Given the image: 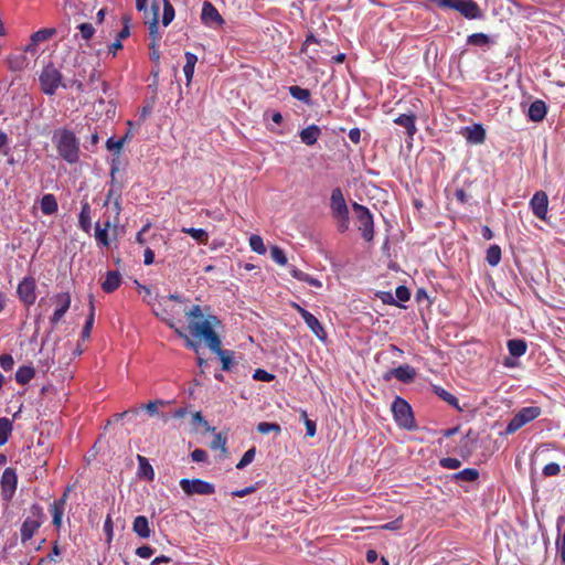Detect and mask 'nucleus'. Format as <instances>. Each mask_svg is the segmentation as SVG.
<instances>
[{
  "instance_id": "obj_15",
  "label": "nucleus",
  "mask_w": 565,
  "mask_h": 565,
  "mask_svg": "<svg viewBox=\"0 0 565 565\" xmlns=\"http://www.w3.org/2000/svg\"><path fill=\"white\" fill-rule=\"evenodd\" d=\"M201 20L203 24L211 28H217L224 23V19L222 18L217 9L210 1L203 2Z\"/></svg>"
},
{
  "instance_id": "obj_38",
  "label": "nucleus",
  "mask_w": 565,
  "mask_h": 565,
  "mask_svg": "<svg viewBox=\"0 0 565 565\" xmlns=\"http://www.w3.org/2000/svg\"><path fill=\"white\" fill-rule=\"evenodd\" d=\"M220 358L222 362V370L230 371L233 363V352L228 350H223L222 344L218 345L217 349H210Z\"/></svg>"
},
{
  "instance_id": "obj_23",
  "label": "nucleus",
  "mask_w": 565,
  "mask_h": 565,
  "mask_svg": "<svg viewBox=\"0 0 565 565\" xmlns=\"http://www.w3.org/2000/svg\"><path fill=\"white\" fill-rule=\"evenodd\" d=\"M466 132V138L471 143L481 145L486 140V129L480 124H475L471 127H467Z\"/></svg>"
},
{
  "instance_id": "obj_30",
  "label": "nucleus",
  "mask_w": 565,
  "mask_h": 565,
  "mask_svg": "<svg viewBox=\"0 0 565 565\" xmlns=\"http://www.w3.org/2000/svg\"><path fill=\"white\" fill-rule=\"evenodd\" d=\"M289 273L294 278H296L299 281L307 282L308 285L317 287V288L322 287V282L319 279L310 276L307 273H303L302 270L298 269L295 266H290Z\"/></svg>"
},
{
  "instance_id": "obj_12",
  "label": "nucleus",
  "mask_w": 565,
  "mask_h": 565,
  "mask_svg": "<svg viewBox=\"0 0 565 565\" xmlns=\"http://www.w3.org/2000/svg\"><path fill=\"white\" fill-rule=\"evenodd\" d=\"M291 307L298 311V313L305 320L307 327L319 340L324 341L327 339V332L324 331V328L311 312L296 302H292Z\"/></svg>"
},
{
  "instance_id": "obj_13",
  "label": "nucleus",
  "mask_w": 565,
  "mask_h": 565,
  "mask_svg": "<svg viewBox=\"0 0 565 565\" xmlns=\"http://www.w3.org/2000/svg\"><path fill=\"white\" fill-rule=\"evenodd\" d=\"M53 301L56 303V309L54 310L52 317L50 318L51 324L54 327L56 326L62 318L65 316V313L68 311L72 302V298L70 292H58L54 295L52 298Z\"/></svg>"
},
{
  "instance_id": "obj_63",
  "label": "nucleus",
  "mask_w": 565,
  "mask_h": 565,
  "mask_svg": "<svg viewBox=\"0 0 565 565\" xmlns=\"http://www.w3.org/2000/svg\"><path fill=\"white\" fill-rule=\"evenodd\" d=\"M126 141V138H120L118 140H115L114 138H109L107 141H106V147L108 150H116L118 153L119 151L121 150L124 143Z\"/></svg>"
},
{
  "instance_id": "obj_44",
  "label": "nucleus",
  "mask_w": 565,
  "mask_h": 565,
  "mask_svg": "<svg viewBox=\"0 0 565 565\" xmlns=\"http://www.w3.org/2000/svg\"><path fill=\"white\" fill-rule=\"evenodd\" d=\"M289 94L294 98H296V99H298V100H300V102H302L305 104H310V96L311 95H310L309 89H307V88H302L300 86L294 85V86L289 87Z\"/></svg>"
},
{
  "instance_id": "obj_50",
  "label": "nucleus",
  "mask_w": 565,
  "mask_h": 565,
  "mask_svg": "<svg viewBox=\"0 0 565 565\" xmlns=\"http://www.w3.org/2000/svg\"><path fill=\"white\" fill-rule=\"evenodd\" d=\"M174 18V8L169 0L163 1L162 24L168 26Z\"/></svg>"
},
{
  "instance_id": "obj_56",
  "label": "nucleus",
  "mask_w": 565,
  "mask_h": 565,
  "mask_svg": "<svg viewBox=\"0 0 565 565\" xmlns=\"http://www.w3.org/2000/svg\"><path fill=\"white\" fill-rule=\"evenodd\" d=\"M439 465L445 469H458L461 466V461L457 458L446 457L439 460Z\"/></svg>"
},
{
  "instance_id": "obj_57",
  "label": "nucleus",
  "mask_w": 565,
  "mask_h": 565,
  "mask_svg": "<svg viewBox=\"0 0 565 565\" xmlns=\"http://www.w3.org/2000/svg\"><path fill=\"white\" fill-rule=\"evenodd\" d=\"M439 8L452 9L458 11L461 0H431Z\"/></svg>"
},
{
  "instance_id": "obj_55",
  "label": "nucleus",
  "mask_w": 565,
  "mask_h": 565,
  "mask_svg": "<svg viewBox=\"0 0 565 565\" xmlns=\"http://www.w3.org/2000/svg\"><path fill=\"white\" fill-rule=\"evenodd\" d=\"M77 28L81 36L86 41L90 40L95 33V29L92 23H81Z\"/></svg>"
},
{
  "instance_id": "obj_32",
  "label": "nucleus",
  "mask_w": 565,
  "mask_h": 565,
  "mask_svg": "<svg viewBox=\"0 0 565 565\" xmlns=\"http://www.w3.org/2000/svg\"><path fill=\"white\" fill-rule=\"evenodd\" d=\"M509 353L512 356L520 358L526 353L527 344L522 339H512L509 340L507 343Z\"/></svg>"
},
{
  "instance_id": "obj_37",
  "label": "nucleus",
  "mask_w": 565,
  "mask_h": 565,
  "mask_svg": "<svg viewBox=\"0 0 565 565\" xmlns=\"http://www.w3.org/2000/svg\"><path fill=\"white\" fill-rule=\"evenodd\" d=\"M35 376V370L32 366H20L15 372V381L18 384L25 385Z\"/></svg>"
},
{
  "instance_id": "obj_22",
  "label": "nucleus",
  "mask_w": 565,
  "mask_h": 565,
  "mask_svg": "<svg viewBox=\"0 0 565 565\" xmlns=\"http://www.w3.org/2000/svg\"><path fill=\"white\" fill-rule=\"evenodd\" d=\"M121 282V275L117 270H109L106 274L105 280L102 282V289L107 292L111 294L115 290H117Z\"/></svg>"
},
{
  "instance_id": "obj_29",
  "label": "nucleus",
  "mask_w": 565,
  "mask_h": 565,
  "mask_svg": "<svg viewBox=\"0 0 565 565\" xmlns=\"http://www.w3.org/2000/svg\"><path fill=\"white\" fill-rule=\"evenodd\" d=\"M111 223L109 220H107L104 223V226H100V223L97 222L95 224V238L98 245L108 247L109 246V238H108V230L110 228Z\"/></svg>"
},
{
  "instance_id": "obj_40",
  "label": "nucleus",
  "mask_w": 565,
  "mask_h": 565,
  "mask_svg": "<svg viewBox=\"0 0 565 565\" xmlns=\"http://www.w3.org/2000/svg\"><path fill=\"white\" fill-rule=\"evenodd\" d=\"M479 478V471L475 468H466L457 473H454L451 479L455 481L472 482Z\"/></svg>"
},
{
  "instance_id": "obj_6",
  "label": "nucleus",
  "mask_w": 565,
  "mask_h": 565,
  "mask_svg": "<svg viewBox=\"0 0 565 565\" xmlns=\"http://www.w3.org/2000/svg\"><path fill=\"white\" fill-rule=\"evenodd\" d=\"M394 419L399 427L412 430L416 427L411 405L402 397L396 396L392 403Z\"/></svg>"
},
{
  "instance_id": "obj_41",
  "label": "nucleus",
  "mask_w": 565,
  "mask_h": 565,
  "mask_svg": "<svg viewBox=\"0 0 565 565\" xmlns=\"http://www.w3.org/2000/svg\"><path fill=\"white\" fill-rule=\"evenodd\" d=\"M12 422L8 417L0 418V446H3L9 440L12 434Z\"/></svg>"
},
{
  "instance_id": "obj_45",
  "label": "nucleus",
  "mask_w": 565,
  "mask_h": 565,
  "mask_svg": "<svg viewBox=\"0 0 565 565\" xmlns=\"http://www.w3.org/2000/svg\"><path fill=\"white\" fill-rule=\"evenodd\" d=\"M487 263L494 267L501 262V248L499 245H491L487 250Z\"/></svg>"
},
{
  "instance_id": "obj_62",
  "label": "nucleus",
  "mask_w": 565,
  "mask_h": 565,
  "mask_svg": "<svg viewBox=\"0 0 565 565\" xmlns=\"http://www.w3.org/2000/svg\"><path fill=\"white\" fill-rule=\"evenodd\" d=\"M154 548L149 545L139 546L136 548L135 553L137 556L141 558H150L154 554Z\"/></svg>"
},
{
  "instance_id": "obj_24",
  "label": "nucleus",
  "mask_w": 565,
  "mask_h": 565,
  "mask_svg": "<svg viewBox=\"0 0 565 565\" xmlns=\"http://www.w3.org/2000/svg\"><path fill=\"white\" fill-rule=\"evenodd\" d=\"M416 116L414 114H401L394 119V124L404 127L409 137H413L416 131Z\"/></svg>"
},
{
  "instance_id": "obj_17",
  "label": "nucleus",
  "mask_w": 565,
  "mask_h": 565,
  "mask_svg": "<svg viewBox=\"0 0 565 565\" xmlns=\"http://www.w3.org/2000/svg\"><path fill=\"white\" fill-rule=\"evenodd\" d=\"M117 171H118V168L113 164L111 170H110V178H111L110 188L107 192V196H106V201H105L104 205H107L114 201H121L122 184L120 182L116 181L115 174Z\"/></svg>"
},
{
  "instance_id": "obj_34",
  "label": "nucleus",
  "mask_w": 565,
  "mask_h": 565,
  "mask_svg": "<svg viewBox=\"0 0 565 565\" xmlns=\"http://www.w3.org/2000/svg\"><path fill=\"white\" fill-rule=\"evenodd\" d=\"M100 82V86H102V90L103 93H106L107 90V83L106 82H102L100 81V72L94 66V67H90L89 68V74H88V82H87V87L90 92H95L98 89L96 83Z\"/></svg>"
},
{
  "instance_id": "obj_42",
  "label": "nucleus",
  "mask_w": 565,
  "mask_h": 565,
  "mask_svg": "<svg viewBox=\"0 0 565 565\" xmlns=\"http://www.w3.org/2000/svg\"><path fill=\"white\" fill-rule=\"evenodd\" d=\"M89 313L87 316V319L85 321V324L82 330V338L88 339L93 329L94 324V318H95V306L93 302V296L89 297Z\"/></svg>"
},
{
  "instance_id": "obj_19",
  "label": "nucleus",
  "mask_w": 565,
  "mask_h": 565,
  "mask_svg": "<svg viewBox=\"0 0 565 565\" xmlns=\"http://www.w3.org/2000/svg\"><path fill=\"white\" fill-rule=\"evenodd\" d=\"M67 493L65 492L60 499L54 500L51 504L52 523L56 527H61L62 518L65 510Z\"/></svg>"
},
{
  "instance_id": "obj_2",
  "label": "nucleus",
  "mask_w": 565,
  "mask_h": 565,
  "mask_svg": "<svg viewBox=\"0 0 565 565\" xmlns=\"http://www.w3.org/2000/svg\"><path fill=\"white\" fill-rule=\"evenodd\" d=\"M55 138L58 154L68 163H76L79 159V145L74 132L63 129Z\"/></svg>"
},
{
  "instance_id": "obj_47",
  "label": "nucleus",
  "mask_w": 565,
  "mask_h": 565,
  "mask_svg": "<svg viewBox=\"0 0 565 565\" xmlns=\"http://www.w3.org/2000/svg\"><path fill=\"white\" fill-rule=\"evenodd\" d=\"M467 43L475 46H484L490 43V38L484 33H473L467 38Z\"/></svg>"
},
{
  "instance_id": "obj_20",
  "label": "nucleus",
  "mask_w": 565,
  "mask_h": 565,
  "mask_svg": "<svg viewBox=\"0 0 565 565\" xmlns=\"http://www.w3.org/2000/svg\"><path fill=\"white\" fill-rule=\"evenodd\" d=\"M7 65L12 72H21L26 68L29 61L23 52L12 53L7 57Z\"/></svg>"
},
{
  "instance_id": "obj_9",
  "label": "nucleus",
  "mask_w": 565,
  "mask_h": 565,
  "mask_svg": "<svg viewBox=\"0 0 565 565\" xmlns=\"http://www.w3.org/2000/svg\"><path fill=\"white\" fill-rule=\"evenodd\" d=\"M180 487L188 495H210L215 492L214 484L202 479H181Z\"/></svg>"
},
{
  "instance_id": "obj_46",
  "label": "nucleus",
  "mask_w": 565,
  "mask_h": 565,
  "mask_svg": "<svg viewBox=\"0 0 565 565\" xmlns=\"http://www.w3.org/2000/svg\"><path fill=\"white\" fill-rule=\"evenodd\" d=\"M435 393L446 403L459 409L458 398L440 386L434 387Z\"/></svg>"
},
{
  "instance_id": "obj_64",
  "label": "nucleus",
  "mask_w": 565,
  "mask_h": 565,
  "mask_svg": "<svg viewBox=\"0 0 565 565\" xmlns=\"http://www.w3.org/2000/svg\"><path fill=\"white\" fill-rule=\"evenodd\" d=\"M557 552L563 564H565V531L556 541Z\"/></svg>"
},
{
  "instance_id": "obj_52",
  "label": "nucleus",
  "mask_w": 565,
  "mask_h": 565,
  "mask_svg": "<svg viewBox=\"0 0 565 565\" xmlns=\"http://www.w3.org/2000/svg\"><path fill=\"white\" fill-rule=\"evenodd\" d=\"M257 430L264 435L269 434L271 431L279 434L281 431V428L276 423L262 422L257 425Z\"/></svg>"
},
{
  "instance_id": "obj_14",
  "label": "nucleus",
  "mask_w": 565,
  "mask_h": 565,
  "mask_svg": "<svg viewBox=\"0 0 565 565\" xmlns=\"http://www.w3.org/2000/svg\"><path fill=\"white\" fill-rule=\"evenodd\" d=\"M415 376H416V370L408 364H404V365H399L397 367H393V369L388 370L387 372H385L383 374V380L388 382L393 377H395L399 382L411 383L414 381Z\"/></svg>"
},
{
  "instance_id": "obj_1",
  "label": "nucleus",
  "mask_w": 565,
  "mask_h": 565,
  "mask_svg": "<svg viewBox=\"0 0 565 565\" xmlns=\"http://www.w3.org/2000/svg\"><path fill=\"white\" fill-rule=\"evenodd\" d=\"M185 316L189 319L191 333L199 339H203L209 349H217L222 344L220 335L214 331V327L221 324L216 316H205L200 305L192 306Z\"/></svg>"
},
{
  "instance_id": "obj_60",
  "label": "nucleus",
  "mask_w": 565,
  "mask_h": 565,
  "mask_svg": "<svg viewBox=\"0 0 565 565\" xmlns=\"http://www.w3.org/2000/svg\"><path fill=\"white\" fill-rule=\"evenodd\" d=\"M561 472V467L557 462H550L544 466L543 468V475L545 477H554L557 476Z\"/></svg>"
},
{
  "instance_id": "obj_21",
  "label": "nucleus",
  "mask_w": 565,
  "mask_h": 565,
  "mask_svg": "<svg viewBox=\"0 0 565 565\" xmlns=\"http://www.w3.org/2000/svg\"><path fill=\"white\" fill-rule=\"evenodd\" d=\"M546 113L547 107L545 102L536 99L530 105L527 116L532 121L539 122L545 118Z\"/></svg>"
},
{
  "instance_id": "obj_53",
  "label": "nucleus",
  "mask_w": 565,
  "mask_h": 565,
  "mask_svg": "<svg viewBox=\"0 0 565 565\" xmlns=\"http://www.w3.org/2000/svg\"><path fill=\"white\" fill-rule=\"evenodd\" d=\"M255 455H256V448H255V447L249 448V449H248V450L243 455V457L241 458V460L237 462L236 468H237V469H243V468H245L247 465H249L250 462H253V460L255 459Z\"/></svg>"
},
{
  "instance_id": "obj_16",
  "label": "nucleus",
  "mask_w": 565,
  "mask_h": 565,
  "mask_svg": "<svg viewBox=\"0 0 565 565\" xmlns=\"http://www.w3.org/2000/svg\"><path fill=\"white\" fill-rule=\"evenodd\" d=\"M533 214L540 220H546L548 211V198L544 191H536L530 200Z\"/></svg>"
},
{
  "instance_id": "obj_18",
  "label": "nucleus",
  "mask_w": 565,
  "mask_h": 565,
  "mask_svg": "<svg viewBox=\"0 0 565 565\" xmlns=\"http://www.w3.org/2000/svg\"><path fill=\"white\" fill-rule=\"evenodd\" d=\"M458 12L470 20L482 18V11L473 0H461Z\"/></svg>"
},
{
  "instance_id": "obj_33",
  "label": "nucleus",
  "mask_w": 565,
  "mask_h": 565,
  "mask_svg": "<svg viewBox=\"0 0 565 565\" xmlns=\"http://www.w3.org/2000/svg\"><path fill=\"white\" fill-rule=\"evenodd\" d=\"M40 206L42 213L45 215H52L58 209L57 201L55 196L51 193L43 195V198L41 199Z\"/></svg>"
},
{
  "instance_id": "obj_58",
  "label": "nucleus",
  "mask_w": 565,
  "mask_h": 565,
  "mask_svg": "<svg viewBox=\"0 0 565 565\" xmlns=\"http://www.w3.org/2000/svg\"><path fill=\"white\" fill-rule=\"evenodd\" d=\"M212 449H222L223 452H226V437L222 436V434H216L211 441Z\"/></svg>"
},
{
  "instance_id": "obj_27",
  "label": "nucleus",
  "mask_w": 565,
  "mask_h": 565,
  "mask_svg": "<svg viewBox=\"0 0 565 565\" xmlns=\"http://www.w3.org/2000/svg\"><path fill=\"white\" fill-rule=\"evenodd\" d=\"M132 531L141 539H148L151 534L149 521L145 515H138L132 523Z\"/></svg>"
},
{
  "instance_id": "obj_11",
  "label": "nucleus",
  "mask_w": 565,
  "mask_h": 565,
  "mask_svg": "<svg viewBox=\"0 0 565 565\" xmlns=\"http://www.w3.org/2000/svg\"><path fill=\"white\" fill-rule=\"evenodd\" d=\"M18 487V476L13 468H6L0 480L2 500L11 501Z\"/></svg>"
},
{
  "instance_id": "obj_43",
  "label": "nucleus",
  "mask_w": 565,
  "mask_h": 565,
  "mask_svg": "<svg viewBox=\"0 0 565 565\" xmlns=\"http://www.w3.org/2000/svg\"><path fill=\"white\" fill-rule=\"evenodd\" d=\"M181 231H182V233L190 235L192 238H194L199 243L206 244L209 241V234L203 228L183 227Z\"/></svg>"
},
{
  "instance_id": "obj_36",
  "label": "nucleus",
  "mask_w": 565,
  "mask_h": 565,
  "mask_svg": "<svg viewBox=\"0 0 565 565\" xmlns=\"http://www.w3.org/2000/svg\"><path fill=\"white\" fill-rule=\"evenodd\" d=\"M185 65L183 66V73L186 78V84L189 85L194 75V67L198 62V56L191 52H185Z\"/></svg>"
},
{
  "instance_id": "obj_7",
  "label": "nucleus",
  "mask_w": 565,
  "mask_h": 565,
  "mask_svg": "<svg viewBox=\"0 0 565 565\" xmlns=\"http://www.w3.org/2000/svg\"><path fill=\"white\" fill-rule=\"evenodd\" d=\"M41 89L46 95H54L56 89L62 87H67V84L62 83V74L61 72L54 67L52 64L46 65L40 74L39 77Z\"/></svg>"
},
{
  "instance_id": "obj_49",
  "label": "nucleus",
  "mask_w": 565,
  "mask_h": 565,
  "mask_svg": "<svg viewBox=\"0 0 565 565\" xmlns=\"http://www.w3.org/2000/svg\"><path fill=\"white\" fill-rule=\"evenodd\" d=\"M249 246L253 252L264 255L266 253V247L264 245L263 238L259 235H252L249 237Z\"/></svg>"
},
{
  "instance_id": "obj_51",
  "label": "nucleus",
  "mask_w": 565,
  "mask_h": 565,
  "mask_svg": "<svg viewBox=\"0 0 565 565\" xmlns=\"http://www.w3.org/2000/svg\"><path fill=\"white\" fill-rule=\"evenodd\" d=\"M270 257L275 263H277L280 266L287 265L288 259L285 255V252L278 246H273L270 248Z\"/></svg>"
},
{
  "instance_id": "obj_25",
  "label": "nucleus",
  "mask_w": 565,
  "mask_h": 565,
  "mask_svg": "<svg viewBox=\"0 0 565 565\" xmlns=\"http://www.w3.org/2000/svg\"><path fill=\"white\" fill-rule=\"evenodd\" d=\"M321 135V129L317 125H310L299 132L301 141L307 146H313Z\"/></svg>"
},
{
  "instance_id": "obj_5",
  "label": "nucleus",
  "mask_w": 565,
  "mask_h": 565,
  "mask_svg": "<svg viewBox=\"0 0 565 565\" xmlns=\"http://www.w3.org/2000/svg\"><path fill=\"white\" fill-rule=\"evenodd\" d=\"M352 210L354 212L355 218L359 223V230L361 231L362 237L366 242H371L374 238V220L371 211L358 202L352 203Z\"/></svg>"
},
{
  "instance_id": "obj_4",
  "label": "nucleus",
  "mask_w": 565,
  "mask_h": 565,
  "mask_svg": "<svg viewBox=\"0 0 565 565\" xmlns=\"http://www.w3.org/2000/svg\"><path fill=\"white\" fill-rule=\"evenodd\" d=\"M43 519L44 513L42 507L39 504H33L30 508V515L23 521L20 529L22 544H25L33 537V535L41 527Z\"/></svg>"
},
{
  "instance_id": "obj_35",
  "label": "nucleus",
  "mask_w": 565,
  "mask_h": 565,
  "mask_svg": "<svg viewBox=\"0 0 565 565\" xmlns=\"http://www.w3.org/2000/svg\"><path fill=\"white\" fill-rule=\"evenodd\" d=\"M75 66L77 67V71L74 73V75L85 79L89 74V68L94 67V64L90 63L84 55H77L75 57Z\"/></svg>"
},
{
  "instance_id": "obj_61",
  "label": "nucleus",
  "mask_w": 565,
  "mask_h": 565,
  "mask_svg": "<svg viewBox=\"0 0 565 565\" xmlns=\"http://www.w3.org/2000/svg\"><path fill=\"white\" fill-rule=\"evenodd\" d=\"M395 296L398 301L406 302L411 298V291L406 286H398L395 290Z\"/></svg>"
},
{
  "instance_id": "obj_31",
  "label": "nucleus",
  "mask_w": 565,
  "mask_h": 565,
  "mask_svg": "<svg viewBox=\"0 0 565 565\" xmlns=\"http://www.w3.org/2000/svg\"><path fill=\"white\" fill-rule=\"evenodd\" d=\"M158 13H159V4L153 3L151 7V20L149 21V33L152 38V42L150 47L157 46L158 40Z\"/></svg>"
},
{
  "instance_id": "obj_26",
  "label": "nucleus",
  "mask_w": 565,
  "mask_h": 565,
  "mask_svg": "<svg viewBox=\"0 0 565 565\" xmlns=\"http://www.w3.org/2000/svg\"><path fill=\"white\" fill-rule=\"evenodd\" d=\"M24 452V463L26 466L32 467L34 469L44 468L46 466V459H43L41 454L38 455L32 447H26Z\"/></svg>"
},
{
  "instance_id": "obj_48",
  "label": "nucleus",
  "mask_w": 565,
  "mask_h": 565,
  "mask_svg": "<svg viewBox=\"0 0 565 565\" xmlns=\"http://www.w3.org/2000/svg\"><path fill=\"white\" fill-rule=\"evenodd\" d=\"M56 33L55 29H41L32 34L33 43H41L50 40Z\"/></svg>"
},
{
  "instance_id": "obj_39",
  "label": "nucleus",
  "mask_w": 565,
  "mask_h": 565,
  "mask_svg": "<svg viewBox=\"0 0 565 565\" xmlns=\"http://www.w3.org/2000/svg\"><path fill=\"white\" fill-rule=\"evenodd\" d=\"M137 459L139 462V475L147 480L152 481L154 478V471L148 459L141 455H138Z\"/></svg>"
},
{
  "instance_id": "obj_54",
  "label": "nucleus",
  "mask_w": 565,
  "mask_h": 565,
  "mask_svg": "<svg viewBox=\"0 0 565 565\" xmlns=\"http://www.w3.org/2000/svg\"><path fill=\"white\" fill-rule=\"evenodd\" d=\"M164 402L161 399L151 401L140 408L145 409L150 416H156L159 414V406H163Z\"/></svg>"
},
{
  "instance_id": "obj_10",
  "label": "nucleus",
  "mask_w": 565,
  "mask_h": 565,
  "mask_svg": "<svg viewBox=\"0 0 565 565\" xmlns=\"http://www.w3.org/2000/svg\"><path fill=\"white\" fill-rule=\"evenodd\" d=\"M19 300L26 307L34 305L36 300V280L32 276L24 277L17 287Z\"/></svg>"
},
{
  "instance_id": "obj_8",
  "label": "nucleus",
  "mask_w": 565,
  "mask_h": 565,
  "mask_svg": "<svg viewBox=\"0 0 565 565\" xmlns=\"http://www.w3.org/2000/svg\"><path fill=\"white\" fill-rule=\"evenodd\" d=\"M541 414L542 409L539 406L522 407L509 422L505 434H514L526 424L536 419Z\"/></svg>"
},
{
  "instance_id": "obj_59",
  "label": "nucleus",
  "mask_w": 565,
  "mask_h": 565,
  "mask_svg": "<svg viewBox=\"0 0 565 565\" xmlns=\"http://www.w3.org/2000/svg\"><path fill=\"white\" fill-rule=\"evenodd\" d=\"M253 379L256 381H263V382H270L275 379V375L271 373H268L267 371L263 369L255 370L253 374Z\"/></svg>"
},
{
  "instance_id": "obj_3",
  "label": "nucleus",
  "mask_w": 565,
  "mask_h": 565,
  "mask_svg": "<svg viewBox=\"0 0 565 565\" xmlns=\"http://www.w3.org/2000/svg\"><path fill=\"white\" fill-rule=\"evenodd\" d=\"M330 210L337 222V230L340 233L347 232L350 224L349 207L340 188H335L331 192Z\"/></svg>"
},
{
  "instance_id": "obj_28",
  "label": "nucleus",
  "mask_w": 565,
  "mask_h": 565,
  "mask_svg": "<svg viewBox=\"0 0 565 565\" xmlns=\"http://www.w3.org/2000/svg\"><path fill=\"white\" fill-rule=\"evenodd\" d=\"M78 225L84 232L89 233L92 227V217L90 205L87 201L82 202V207L78 215Z\"/></svg>"
}]
</instances>
